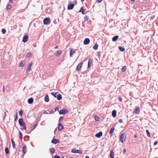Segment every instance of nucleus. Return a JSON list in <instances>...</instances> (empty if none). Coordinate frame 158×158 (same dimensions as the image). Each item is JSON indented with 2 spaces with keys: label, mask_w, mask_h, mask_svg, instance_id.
Returning <instances> with one entry per match:
<instances>
[{
  "label": "nucleus",
  "mask_w": 158,
  "mask_h": 158,
  "mask_svg": "<svg viewBox=\"0 0 158 158\" xmlns=\"http://www.w3.org/2000/svg\"><path fill=\"white\" fill-rule=\"evenodd\" d=\"M118 38V35L115 36L113 37L112 38V40L114 42H115L117 40Z\"/></svg>",
  "instance_id": "a211bd4d"
},
{
  "label": "nucleus",
  "mask_w": 158,
  "mask_h": 158,
  "mask_svg": "<svg viewBox=\"0 0 158 158\" xmlns=\"http://www.w3.org/2000/svg\"><path fill=\"white\" fill-rule=\"evenodd\" d=\"M19 114L21 116H22L23 114V112L22 110H20L19 112Z\"/></svg>",
  "instance_id": "4c0bfd02"
},
{
  "label": "nucleus",
  "mask_w": 158,
  "mask_h": 158,
  "mask_svg": "<svg viewBox=\"0 0 158 158\" xmlns=\"http://www.w3.org/2000/svg\"><path fill=\"white\" fill-rule=\"evenodd\" d=\"M126 139V134L125 133H124L122 134L120 136V141L123 143L125 141Z\"/></svg>",
  "instance_id": "f257e3e1"
},
{
  "label": "nucleus",
  "mask_w": 158,
  "mask_h": 158,
  "mask_svg": "<svg viewBox=\"0 0 158 158\" xmlns=\"http://www.w3.org/2000/svg\"><path fill=\"white\" fill-rule=\"evenodd\" d=\"M83 61H82V62L80 63L79 64H78L77 66V70L79 71L81 70V67L82 66V64H83Z\"/></svg>",
  "instance_id": "39448f33"
},
{
  "label": "nucleus",
  "mask_w": 158,
  "mask_h": 158,
  "mask_svg": "<svg viewBox=\"0 0 158 158\" xmlns=\"http://www.w3.org/2000/svg\"><path fill=\"white\" fill-rule=\"evenodd\" d=\"M154 18H155V16H153L152 17H151L150 19L151 20H152V19H153Z\"/></svg>",
  "instance_id": "8fccbe9b"
},
{
  "label": "nucleus",
  "mask_w": 158,
  "mask_h": 158,
  "mask_svg": "<svg viewBox=\"0 0 158 158\" xmlns=\"http://www.w3.org/2000/svg\"><path fill=\"white\" fill-rule=\"evenodd\" d=\"M2 33L3 34H5L6 32L5 30L4 29H2Z\"/></svg>",
  "instance_id": "37998d69"
},
{
  "label": "nucleus",
  "mask_w": 158,
  "mask_h": 158,
  "mask_svg": "<svg viewBox=\"0 0 158 158\" xmlns=\"http://www.w3.org/2000/svg\"><path fill=\"white\" fill-rule=\"evenodd\" d=\"M37 126V124H35L34 125L33 127L32 128V130H33L35 128V127Z\"/></svg>",
  "instance_id": "c03bdc74"
},
{
  "label": "nucleus",
  "mask_w": 158,
  "mask_h": 158,
  "mask_svg": "<svg viewBox=\"0 0 158 158\" xmlns=\"http://www.w3.org/2000/svg\"><path fill=\"white\" fill-rule=\"evenodd\" d=\"M126 152V149H124L123 151V152L124 153H125Z\"/></svg>",
  "instance_id": "6e6d98bb"
},
{
  "label": "nucleus",
  "mask_w": 158,
  "mask_h": 158,
  "mask_svg": "<svg viewBox=\"0 0 158 158\" xmlns=\"http://www.w3.org/2000/svg\"><path fill=\"white\" fill-rule=\"evenodd\" d=\"M33 99L32 98H31L28 99V102L29 104H31L33 103Z\"/></svg>",
  "instance_id": "aec40b11"
},
{
  "label": "nucleus",
  "mask_w": 158,
  "mask_h": 158,
  "mask_svg": "<svg viewBox=\"0 0 158 158\" xmlns=\"http://www.w3.org/2000/svg\"><path fill=\"white\" fill-rule=\"evenodd\" d=\"M11 141L12 145L13 147V148H15V145L14 141L12 139H11Z\"/></svg>",
  "instance_id": "412c9836"
},
{
  "label": "nucleus",
  "mask_w": 158,
  "mask_h": 158,
  "mask_svg": "<svg viewBox=\"0 0 158 158\" xmlns=\"http://www.w3.org/2000/svg\"><path fill=\"white\" fill-rule=\"evenodd\" d=\"M127 69V67L126 66H124L122 69V72H124Z\"/></svg>",
  "instance_id": "f704fd0d"
},
{
  "label": "nucleus",
  "mask_w": 158,
  "mask_h": 158,
  "mask_svg": "<svg viewBox=\"0 0 158 158\" xmlns=\"http://www.w3.org/2000/svg\"><path fill=\"white\" fill-rule=\"evenodd\" d=\"M43 23L45 24H48L50 23V19L49 18H46L43 20Z\"/></svg>",
  "instance_id": "7ed1b4c3"
},
{
  "label": "nucleus",
  "mask_w": 158,
  "mask_h": 158,
  "mask_svg": "<svg viewBox=\"0 0 158 158\" xmlns=\"http://www.w3.org/2000/svg\"><path fill=\"white\" fill-rule=\"evenodd\" d=\"M90 42V40L88 38H85L84 41V44L85 45H87L89 44Z\"/></svg>",
  "instance_id": "9d476101"
},
{
  "label": "nucleus",
  "mask_w": 158,
  "mask_h": 158,
  "mask_svg": "<svg viewBox=\"0 0 158 158\" xmlns=\"http://www.w3.org/2000/svg\"><path fill=\"white\" fill-rule=\"evenodd\" d=\"M94 119L96 121H98L99 120V118L97 116H94Z\"/></svg>",
  "instance_id": "c9c22d12"
},
{
  "label": "nucleus",
  "mask_w": 158,
  "mask_h": 158,
  "mask_svg": "<svg viewBox=\"0 0 158 158\" xmlns=\"http://www.w3.org/2000/svg\"><path fill=\"white\" fill-rule=\"evenodd\" d=\"M31 56V53H28L27 54L26 56L27 57H30Z\"/></svg>",
  "instance_id": "a19ab883"
},
{
  "label": "nucleus",
  "mask_w": 158,
  "mask_h": 158,
  "mask_svg": "<svg viewBox=\"0 0 158 158\" xmlns=\"http://www.w3.org/2000/svg\"><path fill=\"white\" fill-rule=\"evenodd\" d=\"M9 1L10 2H13V0H9Z\"/></svg>",
  "instance_id": "e2e57ef3"
},
{
  "label": "nucleus",
  "mask_w": 158,
  "mask_h": 158,
  "mask_svg": "<svg viewBox=\"0 0 158 158\" xmlns=\"http://www.w3.org/2000/svg\"><path fill=\"white\" fill-rule=\"evenodd\" d=\"M58 93H53L52 92L51 93V94L53 96H54L55 98H56L57 97V94Z\"/></svg>",
  "instance_id": "2f4dec72"
},
{
  "label": "nucleus",
  "mask_w": 158,
  "mask_h": 158,
  "mask_svg": "<svg viewBox=\"0 0 158 158\" xmlns=\"http://www.w3.org/2000/svg\"><path fill=\"white\" fill-rule=\"evenodd\" d=\"M56 98H57V99L58 100H60L62 99V96L61 95V94H58L57 95V97Z\"/></svg>",
  "instance_id": "f3484780"
},
{
  "label": "nucleus",
  "mask_w": 158,
  "mask_h": 158,
  "mask_svg": "<svg viewBox=\"0 0 158 158\" xmlns=\"http://www.w3.org/2000/svg\"><path fill=\"white\" fill-rule=\"evenodd\" d=\"M137 137V135H134V137H135V138H136Z\"/></svg>",
  "instance_id": "bf43d9fd"
},
{
  "label": "nucleus",
  "mask_w": 158,
  "mask_h": 158,
  "mask_svg": "<svg viewBox=\"0 0 158 158\" xmlns=\"http://www.w3.org/2000/svg\"><path fill=\"white\" fill-rule=\"evenodd\" d=\"M131 1L134 2L135 1V0H131Z\"/></svg>",
  "instance_id": "338daca9"
},
{
  "label": "nucleus",
  "mask_w": 158,
  "mask_h": 158,
  "mask_svg": "<svg viewBox=\"0 0 158 158\" xmlns=\"http://www.w3.org/2000/svg\"><path fill=\"white\" fill-rule=\"evenodd\" d=\"M50 150L51 153L52 154L55 151V149L54 148H52L50 149Z\"/></svg>",
  "instance_id": "b1692460"
},
{
  "label": "nucleus",
  "mask_w": 158,
  "mask_h": 158,
  "mask_svg": "<svg viewBox=\"0 0 158 158\" xmlns=\"http://www.w3.org/2000/svg\"><path fill=\"white\" fill-rule=\"evenodd\" d=\"M146 132L147 135L148 137H150L151 134L150 132L148 130H146Z\"/></svg>",
  "instance_id": "473e14b6"
},
{
  "label": "nucleus",
  "mask_w": 158,
  "mask_h": 158,
  "mask_svg": "<svg viewBox=\"0 0 158 158\" xmlns=\"http://www.w3.org/2000/svg\"><path fill=\"white\" fill-rule=\"evenodd\" d=\"M119 123H122L123 122V120L122 119H120L119 120Z\"/></svg>",
  "instance_id": "09e8293b"
},
{
  "label": "nucleus",
  "mask_w": 158,
  "mask_h": 158,
  "mask_svg": "<svg viewBox=\"0 0 158 158\" xmlns=\"http://www.w3.org/2000/svg\"><path fill=\"white\" fill-rule=\"evenodd\" d=\"M84 20L85 21H86L88 19V17L87 16H85L84 17Z\"/></svg>",
  "instance_id": "79ce46f5"
},
{
  "label": "nucleus",
  "mask_w": 158,
  "mask_h": 158,
  "mask_svg": "<svg viewBox=\"0 0 158 158\" xmlns=\"http://www.w3.org/2000/svg\"><path fill=\"white\" fill-rule=\"evenodd\" d=\"M49 112L50 113H53V111L52 110H51L50 111H49Z\"/></svg>",
  "instance_id": "052dcab7"
},
{
  "label": "nucleus",
  "mask_w": 158,
  "mask_h": 158,
  "mask_svg": "<svg viewBox=\"0 0 158 158\" xmlns=\"http://www.w3.org/2000/svg\"><path fill=\"white\" fill-rule=\"evenodd\" d=\"M110 156L111 158H114V152H113V151L112 150H111L110 151Z\"/></svg>",
  "instance_id": "6ab92c4d"
},
{
  "label": "nucleus",
  "mask_w": 158,
  "mask_h": 158,
  "mask_svg": "<svg viewBox=\"0 0 158 158\" xmlns=\"http://www.w3.org/2000/svg\"><path fill=\"white\" fill-rule=\"evenodd\" d=\"M92 62V60L90 59H89V60L88 62V67L89 68L90 65L91 64Z\"/></svg>",
  "instance_id": "a878e982"
},
{
  "label": "nucleus",
  "mask_w": 158,
  "mask_h": 158,
  "mask_svg": "<svg viewBox=\"0 0 158 158\" xmlns=\"http://www.w3.org/2000/svg\"><path fill=\"white\" fill-rule=\"evenodd\" d=\"M61 53H62V52L61 51L59 50L57 52L56 54V56H59L60 55Z\"/></svg>",
  "instance_id": "c756f323"
},
{
  "label": "nucleus",
  "mask_w": 158,
  "mask_h": 158,
  "mask_svg": "<svg viewBox=\"0 0 158 158\" xmlns=\"http://www.w3.org/2000/svg\"><path fill=\"white\" fill-rule=\"evenodd\" d=\"M44 100L46 102H49V99L48 96V95H47L45 96Z\"/></svg>",
  "instance_id": "4be33fe9"
},
{
  "label": "nucleus",
  "mask_w": 158,
  "mask_h": 158,
  "mask_svg": "<svg viewBox=\"0 0 158 158\" xmlns=\"http://www.w3.org/2000/svg\"><path fill=\"white\" fill-rule=\"evenodd\" d=\"M102 0H98V3H100L102 2Z\"/></svg>",
  "instance_id": "13d9d810"
},
{
  "label": "nucleus",
  "mask_w": 158,
  "mask_h": 158,
  "mask_svg": "<svg viewBox=\"0 0 158 158\" xmlns=\"http://www.w3.org/2000/svg\"><path fill=\"white\" fill-rule=\"evenodd\" d=\"M98 47V45L97 44H95L93 47V48L95 50H96L97 49Z\"/></svg>",
  "instance_id": "7c9ffc66"
},
{
  "label": "nucleus",
  "mask_w": 158,
  "mask_h": 158,
  "mask_svg": "<svg viewBox=\"0 0 158 158\" xmlns=\"http://www.w3.org/2000/svg\"><path fill=\"white\" fill-rule=\"evenodd\" d=\"M25 62L24 61H23L20 64V66L21 67H23L25 64Z\"/></svg>",
  "instance_id": "393cba45"
},
{
  "label": "nucleus",
  "mask_w": 158,
  "mask_h": 158,
  "mask_svg": "<svg viewBox=\"0 0 158 158\" xmlns=\"http://www.w3.org/2000/svg\"><path fill=\"white\" fill-rule=\"evenodd\" d=\"M63 119V117H60L59 119V121L60 122L61 120H62Z\"/></svg>",
  "instance_id": "49530a36"
},
{
  "label": "nucleus",
  "mask_w": 158,
  "mask_h": 158,
  "mask_svg": "<svg viewBox=\"0 0 158 158\" xmlns=\"http://www.w3.org/2000/svg\"><path fill=\"white\" fill-rule=\"evenodd\" d=\"M118 99H119V100H120V101H122V98H121V97H118Z\"/></svg>",
  "instance_id": "3c124183"
},
{
  "label": "nucleus",
  "mask_w": 158,
  "mask_h": 158,
  "mask_svg": "<svg viewBox=\"0 0 158 158\" xmlns=\"http://www.w3.org/2000/svg\"><path fill=\"white\" fill-rule=\"evenodd\" d=\"M140 112V109L138 107H137L135 109L134 113H135L136 114H138Z\"/></svg>",
  "instance_id": "6e6552de"
},
{
  "label": "nucleus",
  "mask_w": 158,
  "mask_h": 158,
  "mask_svg": "<svg viewBox=\"0 0 158 158\" xmlns=\"http://www.w3.org/2000/svg\"><path fill=\"white\" fill-rule=\"evenodd\" d=\"M57 130V128H56L54 130V132L55 133Z\"/></svg>",
  "instance_id": "0e129e2a"
},
{
  "label": "nucleus",
  "mask_w": 158,
  "mask_h": 158,
  "mask_svg": "<svg viewBox=\"0 0 158 158\" xmlns=\"http://www.w3.org/2000/svg\"><path fill=\"white\" fill-rule=\"evenodd\" d=\"M31 69V67L28 66L27 69V72H26L27 73L26 74V76H27L28 74L27 73V72H28V71H29Z\"/></svg>",
  "instance_id": "72a5a7b5"
},
{
  "label": "nucleus",
  "mask_w": 158,
  "mask_h": 158,
  "mask_svg": "<svg viewBox=\"0 0 158 158\" xmlns=\"http://www.w3.org/2000/svg\"><path fill=\"white\" fill-rule=\"evenodd\" d=\"M79 12H81L82 14L84 15L85 14V10L84 9L83 7H81L80 10L79 11Z\"/></svg>",
  "instance_id": "4468645a"
},
{
  "label": "nucleus",
  "mask_w": 158,
  "mask_h": 158,
  "mask_svg": "<svg viewBox=\"0 0 158 158\" xmlns=\"http://www.w3.org/2000/svg\"><path fill=\"white\" fill-rule=\"evenodd\" d=\"M19 139L21 140H22V139L23 136H22V133L21 132H20V131L19 132Z\"/></svg>",
  "instance_id": "cd10ccee"
},
{
  "label": "nucleus",
  "mask_w": 158,
  "mask_h": 158,
  "mask_svg": "<svg viewBox=\"0 0 158 158\" xmlns=\"http://www.w3.org/2000/svg\"><path fill=\"white\" fill-rule=\"evenodd\" d=\"M74 6V4L73 3H70L68 4V9L71 10L73 8Z\"/></svg>",
  "instance_id": "0eeeda50"
},
{
  "label": "nucleus",
  "mask_w": 158,
  "mask_h": 158,
  "mask_svg": "<svg viewBox=\"0 0 158 158\" xmlns=\"http://www.w3.org/2000/svg\"><path fill=\"white\" fill-rule=\"evenodd\" d=\"M17 115H18L17 113H16L15 117V121H17V119H18Z\"/></svg>",
  "instance_id": "58836bf2"
},
{
  "label": "nucleus",
  "mask_w": 158,
  "mask_h": 158,
  "mask_svg": "<svg viewBox=\"0 0 158 158\" xmlns=\"http://www.w3.org/2000/svg\"><path fill=\"white\" fill-rule=\"evenodd\" d=\"M32 65V63H30V64H29L28 66V67H31V65Z\"/></svg>",
  "instance_id": "4d7b16f0"
},
{
  "label": "nucleus",
  "mask_w": 158,
  "mask_h": 158,
  "mask_svg": "<svg viewBox=\"0 0 158 158\" xmlns=\"http://www.w3.org/2000/svg\"><path fill=\"white\" fill-rule=\"evenodd\" d=\"M71 152L75 153H81L82 152V151L80 150H76L75 149H73L72 150Z\"/></svg>",
  "instance_id": "20e7f679"
},
{
  "label": "nucleus",
  "mask_w": 158,
  "mask_h": 158,
  "mask_svg": "<svg viewBox=\"0 0 158 158\" xmlns=\"http://www.w3.org/2000/svg\"><path fill=\"white\" fill-rule=\"evenodd\" d=\"M19 123L21 126H22L25 123L23 122V120L22 118H20L19 120Z\"/></svg>",
  "instance_id": "423d86ee"
},
{
  "label": "nucleus",
  "mask_w": 158,
  "mask_h": 158,
  "mask_svg": "<svg viewBox=\"0 0 158 158\" xmlns=\"http://www.w3.org/2000/svg\"><path fill=\"white\" fill-rule=\"evenodd\" d=\"M23 128L24 129H26V126L25 125V124H24V125H23Z\"/></svg>",
  "instance_id": "a18cd8bd"
},
{
  "label": "nucleus",
  "mask_w": 158,
  "mask_h": 158,
  "mask_svg": "<svg viewBox=\"0 0 158 158\" xmlns=\"http://www.w3.org/2000/svg\"><path fill=\"white\" fill-rule=\"evenodd\" d=\"M11 8V6L9 4L7 6V9L8 10H10Z\"/></svg>",
  "instance_id": "ea45409f"
},
{
  "label": "nucleus",
  "mask_w": 158,
  "mask_h": 158,
  "mask_svg": "<svg viewBox=\"0 0 158 158\" xmlns=\"http://www.w3.org/2000/svg\"><path fill=\"white\" fill-rule=\"evenodd\" d=\"M68 113V110L65 109H63L60 110L59 112V113L60 114H64Z\"/></svg>",
  "instance_id": "f03ea898"
},
{
  "label": "nucleus",
  "mask_w": 158,
  "mask_h": 158,
  "mask_svg": "<svg viewBox=\"0 0 158 158\" xmlns=\"http://www.w3.org/2000/svg\"><path fill=\"white\" fill-rule=\"evenodd\" d=\"M26 147L25 146H24L23 147L22 150L24 154L26 152Z\"/></svg>",
  "instance_id": "5701e85b"
},
{
  "label": "nucleus",
  "mask_w": 158,
  "mask_h": 158,
  "mask_svg": "<svg viewBox=\"0 0 158 158\" xmlns=\"http://www.w3.org/2000/svg\"><path fill=\"white\" fill-rule=\"evenodd\" d=\"M51 142L54 144H56L59 142V141L58 139H54L52 140Z\"/></svg>",
  "instance_id": "f8f14e48"
},
{
  "label": "nucleus",
  "mask_w": 158,
  "mask_h": 158,
  "mask_svg": "<svg viewBox=\"0 0 158 158\" xmlns=\"http://www.w3.org/2000/svg\"><path fill=\"white\" fill-rule=\"evenodd\" d=\"M28 39V36L26 35H25L24 36V37H23L22 41L24 42H26L27 41Z\"/></svg>",
  "instance_id": "1a4fd4ad"
},
{
  "label": "nucleus",
  "mask_w": 158,
  "mask_h": 158,
  "mask_svg": "<svg viewBox=\"0 0 158 158\" xmlns=\"http://www.w3.org/2000/svg\"><path fill=\"white\" fill-rule=\"evenodd\" d=\"M4 86H3V91H4Z\"/></svg>",
  "instance_id": "774afa93"
},
{
  "label": "nucleus",
  "mask_w": 158,
  "mask_h": 158,
  "mask_svg": "<svg viewBox=\"0 0 158 158\" xmlns=\"http://www.w3.org/2000/svg\"><path fill=\"white\" fill-rule=\"evenodd\" d=\"M54 158H60V157L57 155H56L54 156Z\"/></svg>",
  "instance_id": "de8ad7c7"
},
{
  "label": "nucleus",
  "mask_w": 158,
  "mask_h": 158,
  "mask_svg": "<svg viewBox=\"0 0 158 158\" xmlns=\"http://www.w3.org/2000/svg\"><path fill=\"white\" fill-rule=\"evenodd\" d=\"M58 48V46H56L54 48L56 49H57Z\"/></svg>",
  "instance_id": "680f3d73"
},
{
  "label": "nucleus",
  "mask_w": 158,
  "mask_h": 158,
  "mask_svg": "<svg viewBox=\"0 0 158 158\" xmlns=\"http://www.w3.org/2000/svg\"><path fill=\"white\" fill-rule=\"evenodd\" d=\"M58 125H59V126H58V130L60 131L63 128V125H62V124H61L60 123H58Z\"/></svg>",
  "instance_id": "dca6fc26"
},
{
  "label": "nucleus",
  "mask_w": 158,
  "mask_h": 158,
  "mask_svg": "<svg viewBox=\"0 0 158 158\" xmlns=\"http://www.w3.org/2000/svg\"><path fill=\"white\" fill-rule=\"evenodd\" d=\"M157 143H158V141H155V142L154 143V145H156V144H157Z\"/></svg>",
  "instance_id": "603ef678"
},
{
  "label": "nucleus",
  "mask_w": 158,
  "mask_h": 158,
  "mask_svg": "<svg viewBox=\"0 0 158 158\" xmlns=\"http://www.w3.org/2000/svg\"><path fill=\"white\" fill-rule=\"evenodd\" d=\"M118 48L119 50L122 52H123L125 50V48L121 46H119Z\"/></svg>",
  "instance_id": "bb28decb"
},
{
  "label": "nucleus",
  "mask_w": 158,
  "mask_h": 158,
  "mask_svg": "<svg viewBox=\"0 0 158 158\" xmlns=\"http://www.w3.org/2000/svg\"><path fill=\"white\" fill-rule=\"evenodd\" d=\"M114 129V127H112L110 129V134H112L113 132Z\"/></svg>",
  "instance_id": "c85d7f7f"
},
{
  "label": "nucleus",
  "mask_w": 158,
  "mask_h": 158,
  "mask_svg": "<svg viewBox=\"0 0 158 158\" xmlns=\"http://www.w3.org/2000/svg\"><path fill=\"white\" fill-rule=\"evenodd\" d=\"M59 107H56L55 109V110H59Z\"/></svg>",
  "instance_id": "864d4df0"
},
{
  "label": "nucleus",
  "mask_w": 158,
  "mask_h": 158,
  "mask_svg": "<svg viewBox=\"0 0 158 158\" xmlns=\"http://www.w3.org/2000/svg\"><path fill=\"white\" fill-rule=\"evenodd\" d=\"M4 114V119H5V118L6 117V112H5Z\"/></svg>",
  "instance_id": "5fc2aeb1"
},
{
  "label": "nucleus",
  "mask_w": 158,
  "mask_h": 158,
  "mask_svg": "<svg viewBox=\"0 0 158 158\" xmlns=\"http://www.w3.org/2000/svg\"><path fill=\"white\" fill-rule=\"evenodd\" d=\"M102 135V132L100 131L95 135V136L98 138H100Z\"/></svg>",
  "instance_id": "9b49d317"
},
{
  "label": "nucleus",
  "mask_w": 158,
  "mask_h": 158,
  "mask_svg": "<svg viewBox=\"0 0 158 158\" xmlns=\"http://www.w3.org/2000/svg\"><path fill=\"white\" fill-rule=\"evenodd\" d=\"M5 150L6 153L7 154L9 153V150L8 148L7 147H6L5 148Z\"/></svg>",
  "instance_id": "e433bc0d"
},
{
  "label": "nucleus",
  "mask_w": 158,
  "mask_h": 158,
  "mask_svg": "<svg viewBox=\"0 0 158 158\" xmlns=\"http://www.w3.org/2000/svg\"><path fill=\"white\" fill-rule=\"evenodd\" d=\"M85 158H89V156H86Z\"/></svg>",
  "instance_id": "69168bd1"
},
{
  "label": "nucleus",
  "mask_w": 158,
  "mask_h": 158,
  "mask_svg": "<svg viewBox=\"0 0 158 158\" xmlns=\"http://www.w3.org/2000/svg\"><path fill=\"white\" fill-rule=\"evenodd\" d=\"M117 113V111L116 110H114L113 111L112 113V116L114 118H115L116 116Z\"/></svg>",
  "instance_id": "2eb2a0df"
},
{
  "label": "nucleus",
  "mask_w": 158,
  "mask_h": 158,
  "mask_svg": "<svg viewBox=\"0 0 158 158\" xmlns=\"http://www.w3.org/2000/svg\"><path fill=\"white\" fill-rule=\"evenodd\" d=\"M75 51L73 49H71L70 50V56H71L72 55L75 53Z\"/></svg>",
  "instance_id": "ddd939ff"
}]
</instances>
